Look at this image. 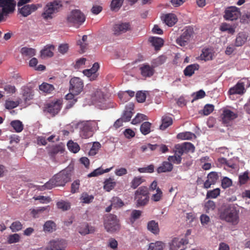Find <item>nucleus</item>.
<instances>
[{
	"instance_id": "obj_21",
	"label": "nucleus",
	"mask_w": 250,
	"mask_h": 250,
	"mask_svg": "<svg viewBox=\"0 0 250 250\" xmlns=\"http://www.w3.org/2000/svg\"><path fill=\"white\" fill-rule=\"evenodd\" d=\"M194 32H184L183 34L176 40L177 43L181 46H185L191 37Z\"/></svg>"
},
{
	"instance_id": "obj_4",
	"label": "nucleus",
	"mask_w": 250,
	"mask_h": 250,
	"mask_svg": "<svg viewBox=\"0 0 250 250\" xmlns=\"http://www.w3.org/2000/svg\"><path fill=\"white\" fill-rule=\"evenodd\" d=\"M69 93L65 96V99L68 101L67 108L71 107L78 99V78L74 77L70 81Z\"/></svg>"
},
{
	"instance_id": "obj_31",
	"label": "nucleus",
	"mask_w": 250,
	"mask_h": 250,
	"mask_svg": "<svg viewBox=\"0 0 250 250\" xmlns=\"http://www.w3.org/2000/svg\"><path fill=\"white\" fill-rule=\"evenodd\" d=\"M104 184V189L108 192L112 190L116 185L114 179L111 178L105 179Z\"/></svg>"
},
{
	"instance_id": "obj_41",
	"label": "nucleus",
	"mask_w": 250,
	"mask_h": 250,
	"mask_svg": "<svg viewBox=\"0 0 250 250\" xmlns=\"http://www.w3.org/2000/svg\"><path fill=\"white\" fill-rule=\"evenodd\" d=\"M55 223L51 220L46 221L43 225V229L45 231L52 232L56 229Z\"/></svg>"
},
{
	"instance_id": "obj_45",
	"label": "nucleus",
	"mask_w": 250,
	"mask_h": 250,
	"mask_svg": "<svg viewBox=\"0 0 250 250\" xmlns=\"http://www.w3.org/2000/svg\"><path fill=\"white\" fill-rule=\"evenodd\" d=\"M193 137H195L194 134L190 132L180 133L177 135V138L181 140H191Z\"/></svg>"
},
{
	"instance_id": "obj_35",
	"label": "nucleus",
	"mask_w": 250,
	"mask_h": 250,
	"mask_svg": "<svg viewBox=\"0 0 250 250\" xmlns=\"http://www.w3.org/2000/svg\"><path fill=\"white\" fill-rule=\"evenodd\" d=\"M21 53L23 56L31 58L36 54V50L34 48L24 47L21 49Z\"/></svg>"
},
{
	"instance_id": "obj_46",
	"label": "nucleus",
	"mask_w": 250,
	"mask_h": 250,
	"mask_svg": "<svg viewBox=\"0 0 250 250\" xmlns=\"http://www.w3.org/2000/svg\"><path fill=\"white\" fill-rule=\"evenodd\" d=\"M163 196V193L162 190L159 188H158L156 193L152 194L151 199L154 202H158L162 199Z\"/></svg>"
},
{
	"instance_id": "obj_33",
	"label": "nucleus",
	"mask_w": 250,
	"mask_h": 250,
	"mask_svg": "<svg viewBox=\"0 0 250 250\" xmlns=\"http://www.w3.org/2000/svg\"><path fill=\"white\" fill-rule=\"evenodd\" d=\"M10 125L17 133L21 132L23 129V125L22 123L18 120H14L11 122Z\"/></svg>"
},
{
	"instance_id": "obj_44",
	"label": "nucleus",
	"mask_w": 250,
	"mask_h": 250,
	"mask_svg": "<svg viewBox=\"0 0 250 250\" xmlns=\"http://www.w3.org/2000/svg\"><path fill=\"white\" fill-rule=\"evenodd\" d=\"M68 21L70 22H78V11L77 10H72L67 18Z\"/></svg>"
},
{
	"instance_id": "obj_17",
	"label": "nucleus",
	"mask_w": 250,
	"mask_h": 250,
	"mask_svg": "<svg viewBox=\"0 0 250 250\" xmlns=\"http://www.w3.org/2000/svg\"><path fill=\"white\" fill-rule=\"evenodd\" d=\"M188 240L186 238H182L179 239L175 238L173 239L171 244L170 245L171 250H177L181 246L188 244Z\"/></svg>"
},
{
	"instance_id": "obj_28",
	"label": "nucleus",
	"mask_w": 250,
	"mask_h": 250,
	"mask_svg": "<svg viewBox=\"0 0 250 250\" xmlns=\"http://www.w3.org/2000/svg\"><path fill=\"white\" fill-rule=\"evenodd\" d=\"M173 121L171 117L165 115L162 118V124L160 126V129L163 130H165L168 126L172 124Z\"/></svg>"
},
{
	"instance_id": "obj_56",
	"label": "nucleus",
	"mask_w": 250,
	"mask_h": 250,
	"mask_svg": "<svg viewBox=\"0 0 250 250\" xmlns=\"http://www.w3.org/2000/svg\"><path fill=\"white\" fill-rule=\"evenodd\" d=\"M216 207L215 203L211 200H208L205 203V208L207 212L213 210Z\"/></svg>"
},
{
	"instance_id": "obj_20",
	"label": "nucleus",
	"mask_w": 250,
	"mask_h": 250,
	"mask_svg": "<svg viewBox=\"0 0 250 250\" xmlns=\"http://www.w3.org/2000/svg\"><path fill=\"white\" fill-rule=\"evenodd\" d=\"M38 7L36 4H27L23 6L20 9V13L23 16L26 17L30 15L31 13L34 12L38 9Z\"/></svg>"
},
{
	"instance_id": "obj_16",
	"label": "nucleus",
	"mask_w": 250,
	"mask_h": 250,
	"mask_svg": "<svg viewBox=\"0 0 250 250\" xmlns=\"http://www.w3.org/2000/svg\"><path fill=\"white\" fill-rule=\"evenodd\" d=\"M208 179L204 183V188L208 189L212 185H214L219 178V176L216 172H210L207 176Z\"/></svg>"
},
{
	"instance_id": "obj_42",
	"label": "nucleus",
	"mask_w": 250,
	"mask_h": 250,
	"mask_svg": "<svg viewBox=\"0 0 250 250\" xmlns=\"http://www.w3.org/2000/svg\"><path fill=\"white\" fill-rule=\"evenodd\" d=\"M151 124L148 122L143 123L140 126V131L143 135H147L150 132Z\"/></svg>"
},
{
	"instance_id": "obj_23",
	"label": "nucleus",
	"mask_w": 250,
	"mask_h": 250,
	"mask_svg": "<svg viewBox=\"0 0 250 250\" xmlns=\"http://www.w3.org/2000/svg\"><path fill=\"white\" fill-rule=\"evenodd\" d=\"M148 41L154 47L156 50H159L164 44V41L160 38L151 37L149 38Z\"/></svg>"
},
{
	"instance_id": "obj_58",
	"label": "nucleus",
	"mask_w": 250,
	"mask_h": 250,
	"mask_svg": "<svg viewBox=\"0 0 250 250\" xmlns=\"http://www.w3.org/2000/svg\"><path fill=\"white\" fill-rule=\"evenodd\" d=\"M168 160L169 162H172L174 164H179L181 163L182 157L175 153L174 156H169L168 157Z\"/></svg>"
},
{
	"instance_id": "obj_59",
	"label": "nucleus",
	"mask_w": 250,
	"mask_h": 250,
	"mask_svg": "<svg viewBox=\"0 0 250 250\" xmlns=\"http://www.w3.org/2000/svg\"><path fill=\"white\" fill-rule=\"evenodd\" d=\"M154 170V166L153 165H150L146 167H141L138 168V171L140 173H152Z\"/></svg>"
},
{
	"instance_id": "obj_10",
	"label": "nucleus",
	"mask_w": 250,
	"mask_h": 250,
	"mask_svg": "<svg viewBox=\"0 0 250 250\" xmlns=\"http://www.w3.org/2000/svg\"><path fill=\"white\" fill-rule=\"evenodd\" d=\"M240 16L239 9L235 6H230L226 9L223 17L226 20L233 21L238 19Z\"/></svg>"
},
{
	"instance_id": "obj_7",
	"label": "nucleus",
	"mask_w": 250,
	"mask_h": 250,
	"mask_svg": "<svg viewBox=\"0 0 250 250\" xmlns=\"http://www.w3.org/2000/svg\"><path fill=\"white\" fill-rule=\"evenodd\" d=\"M148 190L146 187H141L135 192V200L137 207L146 205L149 201Z\"/></svg>"
},
{
	"instance_id": "obj_9",
	"label": "nucleus",
	"mask_w": 250,
	"mask_h": 250,
	"mask_svg": "<svg viewBox=\"0 0 250 250\" xmlns=\"http://www.w3.org/2000/svg\"><path fill=\"white\" fill-rule=\"evenodd\" d=\"M80 136L84 139L92 136V124L90 121L79 122Z\"/></svg>"
},
{
	"instance_id": "obj_57",
	"label": "nucleus",
	"mask_w": 250,
	"mask_h": 250,
	"mask_svg": "<svg viewBox=\"0 0 250 250\" xmlns=\"http://www.w3.org/2000/svg\"><path fill=\"white\" fill-rule=\"evenodd\" d=\"M50 209V207L49 206H47L45 207H39L37 208V209H33L31 213L33 215L34 217H36V215L40 213L43 212L44 211L47 210V211H49Z\"/></svg>"
},
{
	"instance_id": "obj_32",
	"label": "nucleus",
	"mask_w": 250,
	"mask_h": 250,
	"mask_svg": "<svg viewBox=\"0 0 250 250\" xmlns=\"http://www.w3.org/2000/svg\"><path fill=\"white\" fill-rule=\"evenodd\" d=\"M39 89L46 94H50L54 90L55 88L53 85L47 83H43L39 86Z\"/></svg>"
},
{
	"instance_id": "obj_34",
	"label": "nucleus",
	"mask_w": 250,
	"mask_h": 250,
	"mask_svg": "<svg viewBox=\"0 0 250 250\" xmlns=\"http://www.w3.org/2000/svg\"><path fill=\"white\" fill-rule=\"evenodd\" d=\"M213 55V50L210 48H204L203 49L201 57L205 61L212 60Z\"/></svg>"
},
{
	"instance_id": "obj_39",
	"label": "nucleus",
	"mask_w": 250,
	"mask_h": 250,
	"mask_svg": "<svg viewBox=\"0 0 250 250\" xmlns=\"http://www.w3.org/2000/svg\"><path fill=\"white\" fill-rule=\"evenodd\" d=\"M167 57L165 56L162 55L156 59H153L151 61L152 65L155 68L162 64H163L166 61Z\"/></svg>"
},
{
	"instance_id": "obj_48",
	"label": "nucleus",
	"mask_w": 250,
	"mask_h": 250,
	"mask_svg": "<svg viewBox=\"0 0 250 250\" xmlns=\"http://www.w3.org/2000/svg\"><path fill=\"white\" fill-rule=\"evenodd\" d=\"M101 147V145L99 142H94L92 147L91 148L89 151V155L91 156H94L96 155L98 153Z\"/></svg>"
},
{
	"instance_id": "obj_37",
	"label": "nucleus",
	"mask_w": 250,
	"mask_h": 250,
	"mask_svg": "<svg viewBox=\"0 0 250 250\" xmlns=\"http://www.w3.org/2000/svg\"><path fill=\"white\" fill-rule=\"evenodd\" d=\"M115 31H123L124 30H130V24L129 22H124L116 24L114 27Z\"/></svg>"
},
{
	"instance_id": "obj_2",
	"label": "nucleus",
	"mask_w": 250,
	"mask_h": 250,
	"mask_svg": "<svg viewBox=\"0 0 250 250\" xmlns=\"http://www.w3.org/2000/svg\"><path fill=\"white\" fill-rule=\"evenodd\" d=\"M72 171L66 168L55 175L43 186L44 189H50L55 187L63 186L71 179Z\"/></svg>"
},
{
	"instance_id": "obj_25",
	"label": "nucleus",
	"mask_w": 250,
	"mask_h": 250,
	"mask_svg": "<svg viewBox=\"0 0 250 250\" xmlns=\"http://www.w3.org/2000/svg\"><path fill=\"white\" fill-rule=\"evenodd\" d=\"M95 230L94 227L89 226L87 223H85L81 224L80 228L79 233L82 235H86L93 233Z\"/></svg>"
},
{
	"instance_id": "obj_61",
	"label": "nucleus",
	"mask_w": 250,
	"mask_h": 250,
	"mask_svg": "<svg viewBox=\"0 0 250 250\" xmlns=\"http://www.w3.org/2000/svg\"><path fill=\"white\" fill-rule=\"evenodd\" d=\"M19 105V103L13 101L7 100L5 102V108L8 109L14 108Z\"/></svg>"
},
{
	"instance_id": "obj_55",
	"label": "nucleus",
	"mask_w": 250,
	"mask_h": 250,
	"mask_svg": "<svg viewBox=\"0 0 250 250\" xmlns=\"http://www.w3.org/2000/svg\"><path fill=\"white\" fill-rule=\"evenodd\" d=\"M20 240V236L18 233L10 235L7 239L8 244H13L19 242Z\"/></svg>"
},
{
	"instance_id": "obj_12",
	"label": "nucleus",
	"mask_w": 250,
	"mask_h": 250,
	"mask_svg": "<svg viewBox=\"0 0 250 250\" xmlns=\"http://www.w3.org/2000/svg\"><path fill=\"white\" fill-rule=\"evenodd\" d=\"M139 70L141 76L144 78H150L155 73V69L153 66L147 63H144L140 65Z\"/></svg>"
},
{
	"instance_id": "obj_19",
	"label": "nucleus",
	"mask_w": 250,
	"mask_h": 250,
	"mask_svg": "<svg viewBox=\"0 0 250 250\" xmlns=\"http://www.w3.org/2000/svg\"><path fill=\"white\" fill-rule=\"evenodd\" d=\"M162 19L164 22L168 26L171 27L174 25L177 21V18L174 14H167L164 15Z\"/></svg>"
},
{
	"instance_id": "obj_54",
	"label": "nucleus",
	"mask_w": 250,
	"mask_h": 250,
	"mask_svg": "<svg viewBox=\"0 0 250 250\" xmlns=\"http://www.w3.org/2000/svg\"><path fill=\"white\" fill-rule=\"evenodd\" d=\"M34 94L31 89L29 88H26L24 90L23 93V97L25 101H28L32 99L33 97Z\"/></svg>"
},
{
	"instance_id": "obj_40",
	"label": "nucleus",
	"mask_w": 250,
	"mask_h": 250,
	"mask_svg": "<svg viewBox=\"0 0 250 250\" xmlns=\"http://www.w3.org/2000/svg\"><path fill=\"white\" fill-rule=\"evenodd\" d=\"M56 205L59 209L62 211L67 210L70 208V203L66 201H59L57 203Z\"/></svg>"
},
{
	"instance_id": "obj_18",
	"label": "nucleus",
	"mask_w": 250,
	"mask_h": 250,
	"mask_svg": "<svg viewBox=\"0 0 250 250\" xmlns=\"http://www.w3.org/2000/svg\"><path fill=\"white\" fill-rule=\"evenodd\" d=\"M47 149L49 155L51 158H55V156L59 153H63L64 148L60 145H53L47 147Z\"/></svg>"
},
{
	"instance_id": "obj_64",
	"label": "nucleus",
	"mask_w": 250,
	"mask_h": 250,
	"mask_svg": "<svg viewBox=\"0 0 250 250\" xmlns=\"http://www.w3.org/2000/svg\"><path fill=\"white\" fill-rule=\"evenodd\" d=\"M136 98L138 102L143 103L146 99V94L142 91H138L136 94Z\"/></svg>"
},
{
	"instance_id": "obj_52",
	"label": "nucleus",
	"mask_w": 250,
	"mask_h": 250,
	"mask_svg": "<svg viewBox=\"0 0 250 250\" xmlns=\"http://www.w3.org/2000/svg\"><path fill=\"white\" fill-rule=\"evenodd\" d=\"M182 144L183 148L184 149L185 152L186 153L189 152H193L195 150V147L194 145L191 143L185 142Z\"/></svg>"
},
{
	"instance_id": "obj_62",
	"label": "nucleus",
	"mask_w": 250,
	"mask_h": 250,
	"mask_svg": "<svg viewBox=\"0 0 250 250\" xmlns=\"http://www.w3.org/2000/svg\"><path fill=\"white\" fill-rule=\"evenodd\" d=\"M214 106L212 104H206L203 110V114L205 115H208L210 114L214 110Z\"/></svg>"
},
{
	"instance_id": "obj_38",
	"label": "nucleus",
	"mask_w": 250,
	"mask_h": 250,
	"mask_svg": "<svg viewBox=\"0 0 250 250\" xmlns=\"http://www.w3.org/2000/svg\"><path fill=\"white\" fill-rule=\"evenodd\" d=\"M94 199L92 195H89L86 192H83L81 194L80 200L81 202L83 204H90L92 203Z\"/></svg>"
},
{
	"instance_id": "obj_3",
	"label": "nucleus",
	"mask_w": 250,
	"mask_h": 250,
	"mask_svg": "<svg viewBox=\"0 0 250 250\" xmlns=\"http://www.w3.org/2000/svg\"><path fill=\"white\" fill-rule=\"evenodd\" d=\"M219 217L222 220L226 221L232 225L239 223V210L234 206H229L220 211Z\"/></svg>"
},
{
	"instance_id": "obj_8",
	"label": "nucleus",
	"mask_w": 250,
	"mask_h": 250,
	"mask_svg": "<svg viewBox=\"0 0 250 250\" xmlns=\"http://www.w3.org/2000/svg\"><path fill=\"white\" fill-rule=\"evenodd\" d=\"M119 220L117 216L110 214L106 217L104 222V227L107 232H113L120 229Z\"/></svg>"
},
{
	"instance_id": "obj_1",
	"label": "nucleus",
	"mask_w": 250,
	"mask_h": 250,
	"mask_svg": "<svg viewBox=\"0 0 250 250\" xmlns=\"http://www.w3.org/2000/svg\"><path fill=\"white\" fill-rule=\"evenodd\" d=\"M83 83L79 80V98L83 101V105L97 104L104 101V95L99 89H95L87 85L83 90Z\"/></svg>"
},
{
	"instance_id": "obj_63",
	"label": "nucleus",
	"mask_w": 250,
	"mask_h": 250,
	"mask_svg": "<svg viewBox=\"0 0 250 250\" xmlns=\"http://www.w3.org/2000/svg\"><path fill=\"white\" fill-rule=\"evenodd\" d=\"M174 152L175 154H178L181 157L184 153H185L182 144H177L175 145Z\"/></svg>"
},
{
	"instance_id": "obj_53",
	"label": "nucleus",
	"mask_w": 250,
	"mask_h": 250,
	"mask_svg": "<svg viewBox=\"0 0 250 250\" xmlns=\"http://www.w3.org/2000/svg\"><path fill=\"white\" fill-rule=\"evenodd\" d=\"M67 146L70 151L74 153L78 152V144L74 143L72 141H69L67 144Z\"/></svg>"
},
{
	"instance_id": "obj_27",
	"label": "nucleus",
	"mask_w": 250,
	"mask_h": 250,
	"mask_svg": "<svg viewBox=\"0 0 250 250\" xmlns=\"http://www.w3.org/2000/svg\"><path fill=\"white\" fill-rule=\"evenodd\" d=\"M54 49L53 45H49L46 46L41 51V57L42 58L51 57L53 56V50Z\"/></svg>"
},
{
	"instance_id": "obj_50",
	"label": "nucleus",
	"mask_w": 250,
	"mask_h": 250,
	"mask_svg": "<svg viewBox=\"0 0 250 250\" xmlns=\"http://www.w3.org/2000/svg\"><path fill=\"white\" fill-rule=\"evenodd\" d=\"M147 119V117L146 115L143 114L138 113L136 116L135 118L132 120L131 123L133 125H136L141 123L142 121L146 120Z\"/></svg>"
},
{
	"instance_id": "obj_15",
	"label": "nucleus",
	"mask_w": 250,
	"mask_h": 250,
	"mask_svg": "<svg viewBox=\"0 0 250 250\" xmlns=\"http://www.w3.org/2000/svg\"><path fill=\"white\" fill-rule=\"evenodd\" d=\"M237 117L238 115L237 113L228 109L223 110L221 114V119L224 124H229L230 121L237 118Z\"/></svg>"
},
{
	"instance_id": "obj_6",
	"label": "nucleus",
	"mask_w": 250,
	"mask_h": 250,
	"mask_svg": "<svg viewBox=\"0 0 250 250\" xmlns=\"http://www.w3.org/2000/svg\"><path fill=\"white\" fill-rule=\"evenodd\" d=\"M16 2L14 0H0V22L5 20L8 14L15 10Z\"/></svg>"
},
{
	"instance_id": "obj_11",
	"label": "nucleus",
	"mask_w": 250,
	"mask_h": 250,
	"mask_svg": "<svg viewBox=\"0 0 250 250\" xmlns=\"http://www.w3.org/2000/svg\"><path fill=\"white\" fill-rule=\"evenodd\" d=\"M66 243L63 240H52L50 241L45 248L46 250H65Z\"/></svg>"
},
{
	"instance_id": "obj_26",
	"label": "nucleus",
	"mask_w": 250,
	"mask_h": 250,
	"mask_svg": "<svg viewBox=\"0 0 250 250\" xmlns=\"http://www.w3.org/2000/svg\"><path fill=\"white\" fill-rule=\"evenodd\" d=\"M248 37L247 32H239L235 40V45L241 46L247 41Z\"/></svg>"
},
{
	"instance_id": "obj_5",
	"label": "nucleus",
	"mask_w": 250,
	"mask_h": 250,
	"mask_svg": "<svg viewBox=\"0 0 250 250\" xmlns=\"http://www.w3.org/2000/svg\"><path fill=\"white\" fill-rule=\"evenodd\" d=\"M62 7L60 1L55 0L47 3L43 8L42 17L45 20H49L54 18L56 13L58 12Z\"/></svg>"
},
{
	"instance_id": "obj_22",
	"label": "nucleus",
	"mask_w": 250,
	"mask_h": 250,
	"mask_svg": "<svg viewBox=\"0 0 250 250\" xmlns=\"http://www.w3.org/2000/svg\"><path fill=\"white\" fill-rule=\"evenodd\" d=\"M173 165L169 162L164 161L161 165L157 169V172L158 173L170 172L173 169Z\"/></svg>"
},
{
	"instance_id": "obj_24",
	"label": "nucleus",
	"mask_w": 250,
	"mask_h": 250,
	"mask_svg": "<svg viewBox=\"0 0 250 250\" xmlns=\"http://www.w3.org/2000/svg\"><path fill=\"white\" fill-rule=\"evenodd\" d=\"M245 90L244 85L242 83H238L234 87L229 89V93L230 95L241 94Z\"/></svg>"
},
{
	"instance_id": "obj_49",
	"label": "nucleus",
	"mask_w": 250,
	"mask_h": 250,
	"mask_svg": "<svg viewBox=\"0 0 250 250\" xmlns=\"http://www.w3.org/2000/svg\"><path fill=\"white\" fill-rule=\"evenodd\" d=\"M124 0H112L110 7L112 11L118 10L122 6Z\"/></svg>"
},
{
	"instance_id": "obj_43",
	"label": "nucleus",
	"mask_w": 250,
	"mask_h": 250,
	"mask_svg": "<svg viewBox=\"0 0 250 250\" xmlns=\"http://www.w3.org/2000/svg\"><path fill=\"white\" fill-rule=\"evenodd\" d=\"M164 247V244L162 242L156 241L149 244L148 250H163Z\"/></svg>"
},
{
	"instance_id": "obj_36",
	"label": "nucleus",
	"mask_w": 250,
	"mask_h": 250,
	"mask_svg": "<svg viewBox=\"0 0 250 250\" xmlns=\"http://www.w3.org/2000/svg\"><path fill=\"white\" fill-rule=\"evenodd\" d=\"M130 106L128 109H126L125 111L124 114L122 117V118L124 120L125 122L129 121L133 115L132 110H133L134 105L130 104Z\"/></svg>"
},
{
	"instance_id": "obj_29",
	"label": "nucleus",
	"mask_w": 250,
	"mask_h": 250,
	"mask_svg": "<svg viewBox=\"0 0 250 250\" xmlns=\"http://www.w3.org/2000/svg\"><path fill=\"white\" fill-rule=\"evenodd\" d=\"M199 67L198 64H192L187 66L184 70V75L186 76H191L195 70H198Z\"/></svg>"
},
{
	"instance_id": "obj_30",
	"label": "nucleus",
	"mask_w": 250,
	"mask_h": 250,
	"mask_svg": "<svg viewBox=\"0 0 250 250\" xmlns=\"http://www.w3.org/2000/svg\"><path fill=\"white\" fill-rule=\"evenodd\" d=\"M147 228L149 231L155 234H158L160 231L158 224L154 220L148 222Z\"/></svg>"
},
{
	"instance_id": "obj_47",
	"label": "nucleus",
	"mask_w": 250,
	"mask_h": 250,
	"mask_svg": "<svg viewBox=\"0 0 250 250\" xmlns=\"http://www.w3.org/2000/svg\"><path fill=\"white\" fill-rule=\"evenodd\" d=\"M220 193V189L219 188L208 191L207 193V198H216Z\"/></svg>"
},
{
	"instance_id": "obj_51",
	"label": "nucleus",
	"mask_w": 250,
	"mask_h": 250,
	"mask_svg": "<svg viewBox=\"0 0 250 250\" xmlns=\"http://www.w3.org/2000/svg\"><path fill=\"white\" fill-rule=\"evenodd\" d=\"M12 232H17L21 230L22 228V225L19 221H16L12 223L10 227Z\"/></svg>"
},
{
	"instance_id": "obj_13",
	"label": "nucleus",
	"mask_w": 250,
	"mask_h": 250,
	"mask_svg": "<svg viewBox=\"0 0 250 250\" xmlns=\"http://www.w3.org/2000/svg\"><path fill=\"white\" fill-rule=\"evenodd\" d=\"M61 104L62 103L60 100L52 101L46 105L45 109L47 112L54 116L61 110Z\"/></svg>"
},
{
	"instance_id": "obj_60",
	"label": "nucleus",
	"mask_w": 250,
	"mask_h": 250,
	"mask_svg": "<svg viewBox=\"0 0 250 250\" xmlns=\"http://www.w3.org/2000/svg\"><path fill=\"white\" fill-rule=\"evenodd\" d=\"M143 182V179L140 177H135L131 183V187L135 189Z\"/></svg>"
},
{
	"instance_id": "obj_14",
	"label": "nucleus",
	"mask_w": 250,
	"mask_h": 250,
	"mask_svg": "<svg viewBox=\"0 0 250 250\" xmlns=\"http://www.w3.org/2000/svg\"><path fill=\"white\" fill-rule=\"evenodd\" d=\"M100 68V65L98 62H95L90 69H85L83 70V73L84 76L89 78L90 81H94L98 77L97 71Z\"/></svg>"
}]
</instances>
